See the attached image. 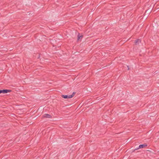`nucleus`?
<instances>
[{"label": "nucleus", "instance_id": "obj_4", "mask_svg": "<svg viewBox=\"0 0 159 159\" xmlns=\"http://www.w3.org/2000/svg\"><path fill=\"white\" fill-rule=\"evenodd\" d=\"M43 117L46 118H52V116L48 114H45L43 115Z\"/></svg>", "mask_w": 159, "mask_h": 159}, {"label": "nucleus", "instance_id": "obj_2", "mask_svg": "<svg viewBox=\"0 0 159 159\" xmlns=\"http://www.w3.org/2000/svg\"><path fill=\"white\" fill-rule=\"evenodd\" d=\"M147 146V145L146 143H144L143 144H140L139 145V147L136 148H135L133 150V152H134L135 151L138 150L139 148H143Z\"/></svg>", "mask_w": 159, "mask_h": 159}, {"label": "nucleus", "instance_id": "obj_7", "mask_svg": "<svg viewBox=\"0 0 159 159\" xmlns=\"http://www.w3.org/2000/svg\"><path fill=\"white\" fill-rule=\"evenodd\" d=\"M127 67H128V70H129V66H127Z\"/></svg>", "mask_w": 159, "mask_h": 159}, {"label": "nucleus", "instance_id": "obj_1", "mask_svg": "<svg viewBox=\"0 0 159 159\" xmlns=\"http://www.w3.org/2000/svg\"><path fill=\"white\" fill-rule=\"evenodd\" d=\"M75 94V92H73L71 95H61V97L65 99L70 98L73 97Z\"/></svg>", "mask_w": 159, "mask_h": 159}, {"label": "nucleus", "instance_id": "obj_5", "mask_svg": "<svg viewBox=\"0 0 159 159\" xmlns=\"http://www.w3.org/2000/svg\"><path fill=\"white\" fill-rule=\"evenodd\" d=\"M141 43V40L140 39H138L135 40L134 42V44L135 45L139 44V43Z\"/></svg>", "mask_w": 159, "mask_h": 159}, {"label": "nucleus", "instance_id": "obj_3", "mask_svg": "<svg viewBox=\"0 0 159 159\" xmlns=\"http://www.w3.org/2000/svg\"><path fill=\"white\" fill-rule=\"evenodd\" d=\"M11 90L9 89H4L3 90H0V94L1 93H5L8 92H11Z\"/></svg>", "mask_w": 159, "mask_h": 159}, {"label": "nucleus", "instance_id": "obj_6", "mask_svg": "<svg viewBox=\"0 0 159 159\" xmlns=\"http://www.w3.org/2000/svg\"><path fill=\"white\" fill-rule=\"evenodd\" d=\"M80 35V33H79L78 35V36H77V37H78L77 40H79L80 39H81L83 37V36L82 35Z\"/></svg>", "mask_w": 159, "mask_h": 159}]
</instances>
